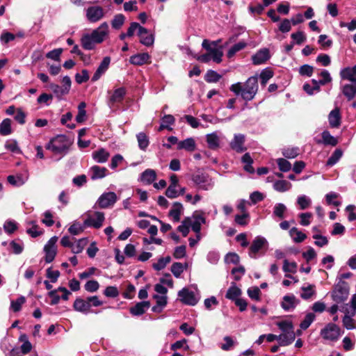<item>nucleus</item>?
I'll return each mask as SVG.
<instances>
[{"label": "nucleus", "instance_id": "nucleus-1", "mask_svg": "<svg viewBox=\"0 0 356 356\" xmlns=\"http://www.w3.org/2000/svg\"><path fill=\"white\" fill-rule=\"evenodd\" d=\"M258 79L256 76H250L243 86L241 82L232 84L230 90L235 95H241L248 102L252 100L258 91Z\"/></svg>", "mask_w": 356, "mask_h": 356}, {"label": "nucleus", "instance_id": "nucleus-2", "mask_svg": "<svg viewBox=\"0 0 356 356\" xmlns=\"http://www.w3.org/2000/svg\"><path fill=\"white\" fill-rule=\"evenodd\" d=\"M71 142L67 136L58 135L45 145V148L50 150L53 154L63 156L68 152Z\"/></svg>", "mask_w": 356, "mask_h": 356}, {"label": "nucleus", "instance_id": "nucleus-3", "mask_svg": "<svg viewBox=\"0 0 356 356\" xmlns=\"http://www.w3.org/2000/svg\"><path fill=\"white\" fill-rule=\"evenodd\" d=\"M349 295V286L347 282L339 281L334 286L331 293L333 301L339 304L347 300Z\"/></svg>", "mask_w": 356, "mask_h": 356}, {"label": "nucleus", "instance_id": "nucleus-4", "mask_svg": "<svg viewBox=\"0 0 356 356\" xmlns=\"http://www.w3.org/2000/svg\"><path fill=\"white\" fill-rule=\"evenodd\" d=\"M268 243L264 237L260 236L255 237L250 246L249 256L251 258L256 259L258 253L261 252L264 254L268 248Z\"/></svg>", "mask_w": 356, "mask_h": 356}, {"label": "nucleus", "instance_id": "nucleus-5", "mask_svg": "<svg viewBox=\"0 0 356 356\" xmlns=\"http://www.w3.org/2000/svg\"><path fill=\"white\" fill-rule=\"evenodd\" d=\"M321 336L325 340L336 341L341 334L340 327L334 323H327L325 327L321 329Z\"/></svg>", "mask_w": 356, "mask_h": 356}, {"label": "nucleus", "instance_id": "nucleus-6", "mask_svg": "<svg viewBox=\"0 0 356 356\" xmlns=\"http://www.w3.org/2000/svg\"><path fill=\"white\" fill-rule=\"evenodd\" d=\"M118 197L114 192L104 193L98 198L93 208L106 209L112 207L116 202Z\"/></svg>", "mask_w": 356, "mask_h": 356}, {"label": "nucleus", "instance_id": "nucleus-7", "mask_svg": "<svg viewBox=\"0 0 356 356\" xmlns=\"http://www.w3.org/2000/svg\"><path fill=\"white\" fill-rule=\"evenodd\" d=\"M105 220L104 213L100 211H95L94 213H87L86 218L84 220L83 225L85 227H94L99 229Z\"/></svg>", "mask_w": 356, "mask_h": 356}, {"label": "nucleus", "instance_id": "nucleus-8", "mask_svg": "<svg viewBox=\"0 0 356 356\" xmlns=\"http://www.w3.org/2000/svg\"><path fill=\"white\" fill-rule=\"evenodd\" d=\"M178 296L181 302L185 305L194 306L199 300L195 293L187 288H184L178 292Z\"/></svg>", "mask_w": 356, "mask_h": 356}, {"label": "nucleus", "instance_id": "nucleus-9", "mask_svg": "<svg viewBox=\"0 0 356 356\" xmlns=\"http://www.w3.org/2000/svg\"><path fill=\"white\" fill-rule=\"evenodd\" d=\"M58 241V237H51L47 244L44 247V251L45 252L44 260L47 263H51L55 259L56 255V243Z\"/></svg>", "mask_w": 356, "mask_h": 356}, {"label": "nucleus", "instance_id": "nucleus-10", "mask_svg": "<svg viewBox=\"0 0 356 356\" xmlns=\"http://www.w3.org/2000/svg\"><path fill=\"white\" fill-rule=\"evenodd\" d=\"M108 26L107 23L104 22L97 29L94 30L91 34H90L96 44L101 43L104 41L108 33Z\"/></svg>", "mask_w": 356, "mask_h": 356}, {"label": "nucleus", "instance_id": "nucleus-11", "mask_svg": "<svg viewBox=\"0 0 356 356\" xmlns=\"http://www.w3.org/2000/svg\"><path fill=\"white\" fill-rule=\"evenodd\" d=\"M103 8L100 6H91L86 10V17L89 22H96L104 17Z\"/></svg>", "mask_w": 356, "mask_h": 356}, {"label": "nucleus", "instance_id": "nucleus-12", "mask_svg": "<svg viewBox=\"0 0 356 356\" xmlns=\"http://www.w3.org/2000/svg\"><path fill=\"white\" fill-rule=\"evenodd\" d=\"M245 138L243 134H235L234 139L230 143L231 148L238 153L245 152L247 148L245 146Z\"/></svg>", "mask_w": 356, "mask_h": 356}, {"label": "nucleus", "instance_id": "nucleus-13", "mask_svg": "<svg viewBox=\"0 0 356 356\" xmlns=\"http://www.w3.org/2000/svg\"><path fill=\"white\" fill-rule=\"evenodd\" d=\"M126 95V89L123 87L115 89L108 99V106L113 107L115 104L123 101Z\"/></svg>", "mask_w": 356, "mask_h": 356}, {"label": "nucleus", "instance_id": "nucleus-14", "mask_svg": "<svg viewBox=\"0 0 356 356\" xmlns=\"http://www.w3.org/2000/svg\"><path fill=\"white\" fill-rule=\"evenodd\" d=\"M111 63V58L109 56H106L103 58L100 65L97 67L95 74L92 77V81L95 82L99 79L103 74L108 69L109 65Z\"/></svg>", "mask_w": 356, "mask_h": 356}, {"label": "nucleus", "instance_id": "nucleus-15", "mask_svg": "<svg viewBox=\"0 0 356 356\" xmlns=\"http://www.w3.org/2000/svg\"><path fill=\"white\" fill-rule=\"evenodd\" d=\"M28 178H29V175L26 172H25L24 174L19 173V174H17L16 175L8 176L7 181L10 185H12L13 186L19 187V186L24 185L26 183V181L28 180Z\"/></svg>", "mask_w": 356, "mask_h": 356}, {"label": "nucleus", "instance_id": "nucleus-16", "mask_svg": "<svg viewBox=\"0 0 356 356\" xmlns=\"http://www.w3.org/2000/svg\"><path fill=\"white\" fill-rule=\"evenodd\" d=\"M328 121L330 127L338 128L341 125V115L339 107H336L328 115Z\"/></svg>", "mask_w": 356, "mask_h": 356}, {"label": "nucleus", "instance_id": "nucleus-17", "mask_svg": "<svg viewBox=\"0 0 356 356\" xmlns=\"http://www.w3.org/2000/svg\"><path fill=\"white\" fill-rule=\"evenodd\" d=\"M150 305L149 301L139 302L131 307L129 312L133 316H141L150 307Z\"/></svg>", "mask_w": 356, "mask_h": 356}, {"label": "nucleus", "instance_id": "nucleus-18", "mask_svg": "<svg viewBox=\"0 0 356 356\" xmlns=\"http://www.w3.org/2000/svg\"><path fill=\"white\" fill-rule=\"evenodd\" d=\"M299 303L300 300H298L294 295L284 296L281 306L284 310L289 311L295 309L296 305Z\"/></svg>", "mask_w": 356, "mask_h": 356}, {"label": "nucleus", "instance_id": "nucleus-19", "mask_svg": "<svg viewBox=\"0 0 356 356\" xmlns=\"http://www.w3.org/2000/svg\"><path fill=\"white\" fill-rule=\"evenodd\" d=\"M270 58L268 49H263L257 51L252 56V60L254 65H261L264 63Z\"/></svg>", "mask_w": 356, "mask_h": 356}, {"label": "nucleus", "instance_id": "nucleus-20", "mask_svg": "<svg viewBox=\"0 0 356 356\" xmlns=\"http://www.w3.org/2000/svg\"><path fill=\"white\" fill-rule=\"evenodd\" d=\"M73 307L76 311L86 314L90 311L91 305H89L87 299L78 298L75 300Z\"/></svg>", "mask_w": 356, "mask_h": 356}, {"label": "nucleus", "instance_id": "nucleus-21", "mask_svg": "<svg viewBox=\"0 0 356 356\" xmlns=\"http://www.w3.org/2000/svg\"><path fill=\"white\" fill-rule=\"evenodd\" d=\"M149 58L150 56L147 53H142L131 56L129 61L133 65H142L147 63Z\"/></svg>", "mask_w": 356, "mask_h": 356}, {"label": "nucleus", "instance_id": "nucleus-22", "mask_svg": "<svg viewBox=\"0 0 356 356\" xmlns=\"http://www.w3.org/2000/svg\"><path fill=\"white\" fill-rule=\"evenodd\" d=\"M296 339V334L294 332H289L282 333L278 335L279 344L281 346H286L290 345Z\"/></svg>", "mask_w": 356, "mask_h": 356}, {"label": "nucleus", "instance_id": "nucleus-23", "mask_svg": "<svg viewBox=\"0 0 356 356\" xmlns=\"http://www.w3.org/2000/svg\"><path fill=\"white\" fill-rule=\"evenodd\" d=\"M183 209V205L180 202H174L172 209L169 211V216L173 218L175 222H179Z\"/></svg>", "mask_w": 356, "mask_h": 356}, {"label": "nucleus", "instance_id": "nucleus-24", "mask_svg": "<svg viewBox=\"0 0 356 356\" xmlns=\"http://www.w3.org/2000/svg\"><path fill=\"white\" fill-rule=\"evenodd\" d=\"M109 156V152L104 148L99 149L92 153V158L97 163H105Z\"/></svg>", "mask_w": 356, "mask_h": 356}, {"label": "nucleus", "instance_id": "nucleus-25", "mask_svg": "<svg viewBox=\"0 0 356 356\" xmlns=\"http://www.w3.org/2000/svg\"><path fill=\"white\" fill-rule=\"evenodd\" d=\"M241 295V290L236 286V283L232 282L231 286L228 289L225 298L234 301Z\"/></svg>", "mask_w": 356, "mask_h": 356}, {"label": "nucleus", "instance_id": "nucleus-26", "mask_svg": "<svg viewBox=\"0 0 356 356\" xmlns=\"http://www.w3.org/2000/svg\"><path fill=\"white\" fill-rule=\"evenodd\" d=\"M178 149H185L188 152H193L195 149V142L193 138H188L186 140L179 141L177 145Z\"/></svg>", "mask_w": 356, "mask_h": 356}, {"label": "nucleus", "instance_id": "nucleus-27", "mask_svg": "<svg viewBox=\"0 0 356 356\" xmlns=\"http://www.w3.org/2000/svg\"><path fill=\"white\" fill-rule=\"evenodd\" d=\"M106 171L107 170L106 168L94 165L91 167L90 170V177L92 180L102 179L106 176Z\"/></svg>", "mask_w": 356, "mask_h": 356}, {"label": "nucleus", "instance_id": "nucleus-28", "mask_svg": "<svg viewBox=\"0 0 356 356\" xmlns=\"http://www.w3.org/2000/svg\"><path fill=\"white\" fill-rule=\"evenodd\" d=\"M136 30H138V35L141 33H148L146 28L141 26L138 22H131L127 32V37H132Z\"/></svg>", "mask_w": 356, "mask_h": 356}, {"label": "nucleus", "instance_id": "nucleus-29", "mask_svg": "<svg viewBox=\"0 0 356 356\" xmlns=\"http://www.w3.org/2000/svg\"><path fill=\"white\" fill-rule=\"evenodd\" d=\"M207 175L204 173H196L193 175L192 181L199 187L203 190H207V188L205 186L204 184L207 181Z\"/></svg>", "mask_w": 356, "mask_h": 356}, {"label": "nucleus", "instance_id": "nucleus-30", "mask_svg": "<svg viewBox=\"0 0 356 356\" xmlns=\"http://www.w3.org/2000/svg\"><path fill=\"white\" fill-rule=\"evenodd\" d=\"M206 140L210 149H216L219 147L220 140L216 132L207 134L206 136Z\"/></svg>", "mask_w": 356, "mask_h": 356}, {"label": "nucleus", "instance_id": "nucleus-31", "mask_svg": "<svg viewBox=\"0 0 356 356\" xmlns=\"http://www.w3.org/2000/svg\"><path fill=\"white\" fill-rule=\"evenodd\" d=\"M342 79L348 80L352 83H356V72L352 67H346L340 72Z\"/></svg>", "mask_w": 356, "mask_h": 356}, {"label": "nucleus", "instance_id": "nucleus-32", "mask_svg": "<svg viewBox=\"0 0 356 356\" xmlns=\"http://www.w3.org/2000/svg\"><path fill=\"white\" fill-rule=\"evenodd\" d=\"M193 217L195 220L193 222H191V227L194 232L199 234L201 230V225L204 224L206 220L202 215H194Z\"/></svg>", "mask_w": 356, "mask_h": 356}, {"label": "nucleus", "instance_id": "nucleus-33", "mask_svg": "<svg viewBox=\"0 0 356 356\" xmlns=\"http://www.w3.org/2000/svg\"><path fill=\"white\" fill-rule=\"evenodd\" d=\"M156 178V172L154 170L147 169L142 174L140 179L143 182L147 184H152Z\"/></svg>", "mask_w": 356, "mask_h": 356}, {"label": "nucleus", "instance_id": "nucleus-34", "mask_svg": "<svg viewBox=\"0 0 356 356\" xmlns=\"http://www.w3.org/2000/svg\"><path fill=\"white\" fill-rule=\"evenodd\" d=\"M342 92L348 100H352L356 95V83L345 85L343 87Z\"/></svg>", "mask_w": 356, "mask_h": 356}, {"label": "nucleus", "instance_id": "nucleus-35", "mask_svg": "<svg viewBox=\"0 0 356 356\" xmlns=\"http://www.w3.org/2000/svg\"><path fill=\"white\" fill-rule=\"evenodd\" d=\"M241 161L245 164L244 170L250 173L253 174L254 172V169L252 167L253 159L250 156L249 153H245L241 158Z\"/></svg>", "mask_w": 356, "mask_h": 356}, {"label": "nucleus", "instance_id": "nucleus-36", "mask_svg": "<svg viewBox=\"0 0 356 356\" xmlns=\"http://www.w3.org/2000/svg\"><path fill=\"white\" fill-rule=\"evenodd\" d=\"M51 90L53 91L56 97L60 100L62 99L63 96L67 95L69 92L66 88H64L63 86H60L58 84L51 83L49 85Z\"/></svg>", "mask_w": 356, "mask_h": 356}, {"label": "nucleus", "instance_id": "nucleus-37", "mask_svg": "<svg viewBox=\"0 0 356 356\" xmlns=\"http://www.w3.org/2000/svg\"><path fill=\"white\" fill-rule=\"evenodd\" d=\"M289 234L296 243H301L307 238L306 234L296 227H292L289 230Z\"/></svg>", "mask_w": 356, "mask_h": 356}, {"label": "nucleus", "instance_id": "nucleus-38", "mask_svg": "<svg viewBox=\"0 0 356 356\" xmlns=\"http://www.w3.org/2000/svg\"><path fill=\"white\" fill-rule=\"evenodd\" d=\"M11 120L4 119L0 124V134L1 136H8L12 133Z\"/></svg>", "mask_w": 356, "mask_h": 356}, {"label": "nucleus", "instance_id": "nucleus-39", "mask_svg": "<svg viewBox=\"0 0 356 356\" xmlns=\"http://www.w3.org/2000/svg\"><path fill=\"white\" fill-rule=\"evenodd\" d=\"M291 187V184L286 180H277L273 184V188L278 192H285Z\"/></svg>", "mask_w": 356, "mask_h": 356}, {"label": "nucleus", "instance_id": "nucleus-40", "mask_svg": "<svg viewBox=\"0 0 356 356\" xmlns=\"http://www.w3.org/2000/svg\"><path fill=\"white\" fill-rule=\"evenodd\" d=\"M81 44L83 49L91 50L95 48L96 42L92 40L90 34H86L81 38Z\"/></svg>", "mask_w": 356, "mask_h": 356}, {"label": "nucleus", "instance_id": "nucleus-41", "mask_svg": "<svg viewBox=\"0 0 356 356\" xmlns=\"http://www.w3.org/2000/svg\"><path fill=\"white\" fill-rule=\"evenodd\" d=\"M323 143L325 145L335 146L338 143L336 138L332 136L328 131H324L322 133Z\"/></svg>", "mask_w": 356, "mask_h": 356}, {"label": "nucleus", "instance_id": "nucleus-42", "mask_svg": "<svg viewBox=\"0 0 356 356\" xmlns=\"http://www.w3.org/2000/svg\"><path fill=\"white\" fill-rule=\"evenodd\" d=\"M136 138L139 148L145 150L149 143L148 136L145 133L140 132L136 135Z\"/></svg>", "mask_w": 356, "mask_h": 356}, {"label": "nucleus", "instance_id": "nucleus-43", "mask_svg": "<svg viewBox=\"0 0 356 356\" xmlns=\"http://www.w3.org/2000/svg\"><path fill=\"white\" fill-rule=\"evenodd\" d=\"M140 37V42L146 47H150L153 45L154 42V36L153 34L149 33H141L138 35Z\"/></svg>", "mask_w": 356, "mask_h": 356}, {"label": "nucleus", "instance_id": "nucleus-44", "mask_svg": "<svg viewBox=\"0 0 356 356\" xmlns=\"http://www.w3.org/2000/svg\"><path fill=\"white\" fill-rule=\"evenodd\" d=\"M247 46V43L244 41H240L238 43L233 45L227 51V56L229 58H232L235 54Z\"/></svg>", "mask_w": 356, "mask_h": 356}, {"label": "nucleus", "instance_id": "nucleus-45", "mask_svg": "<svg viewBox=\"0 0 356 356\" xmlns=\"http://www.w3.org/2000/svg\"><path fill=\"white\" fill-rule=\"evenodd\" d=\"M187 264L184 265L180 262H175L172 264L171 266V272L174 275V276L177 278L179 277L181 274L184 272V269L186 268Z\"/></svg>", "mask_w": 356, "mask_h": 356}, {"label": "nucleus", "instance_id": "nucleus-46", "mask_svg": "<svg viewBox=\"0 0 356 356\" xmlns=\"http://www.w3.org/2000/svg\"><path fill=\"white\" fill-rule=\"evenodd\" d=\"M286 211V207L282 203H277L273 208V216L283 219L284 218V213Z\"/></svg>", "mask_w": 356, "mask_h": 356}, {"label": "nucleus", "instance_id": "nucleus-47", "mask_svg": "<svg viewBox=\"0 0 356 356\" xmlns=\"http://www.w3.org/2000/svg\"><path fill=\"white\" fill-rule=\"evenodd\" d=\"M221 75L214 70H209L205 74L204 79L208 83H216L221 79Z\"/></svg>", "mask_w": 356, "mask_h": 356}, {"label": "nucleus", "instance_id": "nucleus-48", "mask_svg": "<svg viewBox=\"0 0 356 356\" xmlns=\"http://www.w3.org/2000/svg\"><path fill=\"white\" fill-rule=\"evenodd\" d=\"M342 151L340 149H336L327 161V165L332 166L338 162L342 156Z\"/></svg>", "mask_w": 356, "mask_h": 356}, {"label": "nucleus", "instance_id": "nucleus-49", "mask_svg": "<svg viewBox=\"0 0 356 356\" xmlns=\"http://www.w3.org/2000/svg\"><path fill=\"white\" fill-rule=\"evenodd\" d=\"M26 302L24 296H21L15 300H12L10 303V308L14 312H18L21 310L22 305Z\"/></svg>", "mask_w": 356, "mask_h": 356}, {"label": "nucleus", "instance_id": "nucleus-50", "mask_svg": "<svg viewBox=\"0 0 356 356\" xmlns=\"http://www.w3.org/2000/svg\"><path fill=\"white\" fill-rule=\"evenodd\" d=\"M86 106V104L83 102H81L79 104L78 114L76 116V120L79 123H81L83 121H85L86 115V111L85 110Z\"/></svg>", "mask_w": 356, "mask_h": 356}, {"label": "nucleus", "instance_id": "nucleus-51", "mask_svg": "<svg viewBox=\"0 0 356 356\" xmlns=\"http://www.w3.org/2000/svg\"><path fill=\"white\" fill-rule=\"evenodd\" d=\"M5 147L14 154H20L22 152L17 142L15 140H7L5 143Z\"/></svg>", "mask_w": 356, "mask_h": 356}, {"label": "nucleus", "instance_id": "nucleus-52", "mask_svg": "<svg viewBox=\"0 0 356 356\" xmlns=\"http://www.w3.org/2000/svg\"><path fill=\"white\" fill-rule=\"evenodd\" d=\"M191 219L189 218H186L181 222V224L177 227V230L182 234L183 236L186 237L189 233Z\"/></svg>", "mask_w": 356, "mask_h": 356}, {"label": "nucleus", "instance_id": "nucleus-53", "mask_svg": "<svg viewBox=\"0 0 356 356\" xmlns=\"http://www.w3.org/2000/svg\"><path fill=\"white\" fill-rule=\"evenodd\" d=\"M175 119L173 115H165L162 119V124H161L159 127V130H162L163 129H168L169 130H171L172 129L170 128L168 126L172 125L175 123Z\"/></svg>", "mask_w": 356, "mask_h": 356}, {"label": "nucleus", "instance_id": "nucleus-54", "mask_svg": "<svg viewBox=\"0 0 356 356\" xmlns=\"http://www.w3.org/2000/svg\"><path fill=\"white\" fill-rule=\"evenodd\" d=\"M316 316L314 313H308L304 320L300 323V327L302 330H307L314 321Z\"/></svg>", "mask_w": 356, "mask_h": 356}, {"label": "nucleus", "instance_id": "nucleus-55", "mask_svg": "<svg viewBox=\"0 0 356 356\" xmlns=\"http://www.w3.org/2000/svg\"><path fill=\"white\" fill-rule=\"evenodd\" d=\"M299 151L298 147H288L283 149L282 154L285 158L294 159L299 154Z\"/></svg>", "mask_w": 356, "mask_h": 356}, {"label": "nucleus", "instance_id": "nucleus-56", "mask_svg": "<svg viewBox=\"0 0 356 356\" xmlns=\"http://www.w3.org/2000/svg\"><path fill=\"white\" fill-rule=\"evenodd\" d=\"M353 316L348 315L347 314L343 318V325L348 330H353L356 327L355 321L352 318Z\"/></svg>", "mask_w": 356, "mask_h": 356}, {"label": "nucleus", "instance_id": "nucleus-57", "mask_svg": "<svg viewBox=\"0 0 356 356\" xmlns=\"http://www.w3.org/2000/svg\"><path fill=\"white\" fill-rule=\"evenodd\" d=\"M17 223L14 220H7L3 225V229L8 234H13L17 229Z\"/></svg>", "mask_w": 356, "mask_h": 356}, {"label": "nucleus", "instance_id": "nucleus-58", "mask_svg": "<svg viewBox=\"0 0 356 356\" xmlns=\"http://www.w3.org/2000/svg\"><path fill=\"white\" fill-rule=\"evenodd\" d=\"M261 84L265 86L270 79L273 76V72L268 69L264 70L260 74Z\"/></svg>", "mask_w": 356, "mask_h": 356}, {"label": "nucleus", "instance_id": "nucleus-59", "mask_svg": "<svg viewBox=\"0 0 356 356\" xmlns=\"http://www.w3.org/2000/svg\"><path fill=\"white\" fill-rule=\"evenodd\" d=\"M87 243L86 238L79 239L75 245H72V251L74 254H79L81 252Z\"/></svg>", "mask_w": 356, "mask_h": 356}, {"label": "nucleus", "instance_id": "nucleus-60", "mask_svg": "<svg viewBox=\"0 0 356 356\" xmlns=\"http://www.w3.org/2000/svg\"><path fill=\"white\" fill-rule=\"evenodd\" d=\"M314 285H309L307 287H302V293L300 294V297L304 300H308L312 298L314 294Z\"/></svg>", "mask_w": 356, "mask_h": 356}, {"label": "nucleus", "instance_id": "nucleus-61", "mask_svg": "<svg viewBox=\"0 0 356 356\" xmlns=\"http://www.w3.org/2000/svg\"><path fill=\"white\" fill-rule=\"evenodd\" d=\"M124 16L122 14L116 15L111 22L112 27L115 29H119L124 22Z\"/></svg>", "mask_w": 356, "mask_h": 356}, {"label": "nucleus", "instance_id": "nucleus-62", "mask_svg": "<svg viewBox=\"0 0 356 356\" xmlns=\"http://www.w3.org/2000/svg\"><path fill=\"white\" fill-rule=\"evenodd\" d=\"M279 169L282 172H288L291 168V164L286 159L280 158L277 160Z\"/></svg>", "mask_w": 356, "mask_h": 356}, {"label": "nucleus", "instance_id": "nucleus-63", "mask_svg": "<svg viewBox=\"0 0 356 356\" xmlns=\"http://www.w3.org/2000/svg\"><path fill=\"white\" fill-rule=\"evenodd\" d=\"M277 325L279 329L281 330L283 333L294 332L293 324L290 321H283L277 323Z\"/></svg>", "mask_w": 356, "mask_h": 356}, {"label": "nucleus", "instance_id": "nucleus-64", "mask_svg": "<svg viewBox=\"0 0 356 356\" xmlns=\"http://www.w3.org/2000/svg\"><path fill=\"white\" fill-rule=\"evenodd\" d=\"M10 247L12 252L15 254H21L24 250L23 243L22 242H17L15 240L10 243Z\"/></svg>", "mask_w": 356, "mask_h": 356}]
</instances>
